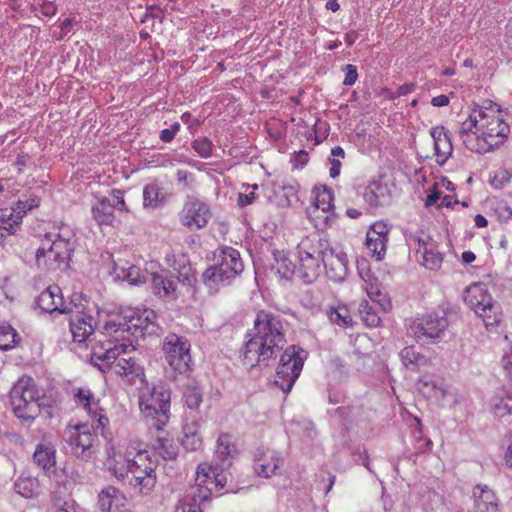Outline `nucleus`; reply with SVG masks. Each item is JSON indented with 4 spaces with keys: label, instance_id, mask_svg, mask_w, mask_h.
Returning <instances> with one entry per match:
<instances>
[{
    "label": "nucleus",
    "instance_id": "obj_1",
    "mask_svg": "<svg viewBox=\"0 0 512 512\" xmlns=\"http://www.w3.org/2000/svg\"><path fill=\"white\" fill-rule=\"evenodd\" d=\"M510 134V126L500 106L486 100L472 102L467 118L461 122L459 136L467 149L477 153L502 145Z\"/></svg>",
    "mask_w": 512,
    "mask_h": 512
},
{
    "label": "nucleus",
    "instance_id": "obj_2",
    "mask_svg": "<svg viewBox=\"0 0 512 512\" xmlns=\"http://www.w3.org/2000/svg\"><path fill=\"white\" fill-rule=\"evenodd\" d=\"M285 344L281 319L271 312L260 310L254 320V333L240 351L242 364L249 368L267 364L276 358Z\"/></svg>",
    "mask_w": 512,
    "mask_h": 512
},
{
    "label": "nucleus",
    "instance_id": "obj_3",
    "mask_svg": "<svg viewBox=\"0 0 512 512\" xmlns=\"http://www.w3.org/2000/svg\"><path fill=\"white\" fill-rule=\"evenodd\" d=\"M134 349L131 341L117 343L113 346L109 342L107 346L93 349L91 363L103 373L114 371L117 375L124 376L132 381L135 378L144 376L143 368L132 357L125 358L119 356L127 354Z\"/></svg>",
    "mask_w": 512,
    "mask_h": 512
},
{
    "label": "nucleus",
    "instance_id": "obj_4",
    "mask_svg": "<svg viewBox=\"0 0 512 512\" xmlns=\"http://www.w3.org/2000/svg\"><path fill=\"white\" fill-rule=\"evenodd\" d=\"M156 315L151 309H129L124 315L106 322L104 329L116 341L122 338L124 342L130 340L126 338L125 333L134 337L153 334L156 332Z\"/></svg>",
    "mask_w": 512,
    "mask_h": 512
},
{
    "label": "nucleus",
    "instance_id": "obj_5",
    "mask_svg": "<svg viewBox=\"0 0 512 512\" xmlns=\"http://www.w3.org/2000/svg\"><path fill=\"white\" fill-rule=\"evenodd\" d=\"M327 248L328 240L316 234L302 238L297 244V273L305 283H312L319 277Z\"/></svg>",
    "mask_w": 512,
    "mask_h": 512
},
{
    "label": "nucleus",
    "instance_id": "obj_6",
    "mask_svg": "<svg viewBox=\"0 0 512 512\" xmlns=\"http://www.w3.org/2000/svg\"><path fill=\"white\" fill-rule=\"evenodd\" d=\"M223 471V467L219 464H199L195 484L186 490L181 499L201 508L203 503L224 487Z\"/></svg>",
    "mask_w": 512,
    "mask_h": 512
},
{
    "label": "nucleus",
    "instance_id": "obj_7",
    "mask_svg": "<svg viewBox=\"0 0 512 512\" xmlns=\"http://www.w3.org/2000/svg\"><path fill=\"white\" fill-rule=\"evenodd\" d=\"M10 402L15 416L22 421H33L45 404L39 390L31 377L23 376L10 390Z\"/></svg>",
    "mask_w": 512,
    "mask_h": 512
},
{
    "label": "nucleus",
    "instance_id": "obj_8",
    "mask_svg": "<svg viewBox=\"0 0 512 512\" xmlns=\"http://www.w3.org/2000/svg\"><path fill=\"white\" fill-rule=\"evenodd\" d=\"M170 391L163 385L140 388L139 407L145 418L152 421L151 426L161 430L169 420Z\"/></svg>",
    "mask_w": 512,
    "mask_h": 512
},
{
    "label": "nucleus",
    "instance_id": "obj_9",
    "mask_svg": "<svg viewBox=\"0 0 512 512\" xmlns=\"http://www.w3.org/2000/svg\"><path fill=\"white\" fill-rule=\"evenodd\" d=\"M312 201L307 208L311 223L318 230H326L336 219L334 195L326 185H317L312 190Z\"/></svg>",
    "mask_w": 512,
    "mask_h": 512
},
{
    "label": "nucleus",
    "instance_id": "obj_10",
    "mask_svg": "<svg viewBox=\"0 0 512 512\" xmlns=\"http://www.w3.org/2000/svg\"><path fill=\"white\" fill-rule=\"evenodd\" d=\"M96 422L68 427L64 432V440L71 453L79 459L89 460L96 453L98 436L92 433Z\"/></svg>",
    "mask_w": 512,
    "mask_h": 512
},
{
    "label": "nucleus",
    "instance_id": "obj_11",
    "mask_svg": "<svg viewBox=\"0 0 512 512\" xmlns=\"http://www.w3.org/2000/svg\"><path fill=\"white\" fill-rule=\"evenodd\" d=\"M304 351L296 346H289L280 357V363L276 369L274 384L285 394L289 393L294 383L300 376L304 360L301 353Z\"/></svg>",
    "mask_w": 512,
    "mask_h": 512
},
{
    "label": "nucleus",
    "instance_id": "obj_12",
    "mask_svg": "<svg viewBox=\"0 0 512 512\" xmlns=\"http://www.w3.org/2000/svg\"><path fill=\"white\" fill-rule=\"evenodd\" d=\"M448 325V319L444 315H440L438 312H429L415 318L409 331L416 341L435 344L442 339Z\"/></svg>",
    "mask_w": 512,
    "mask_h": 512
},
{
    "label": "nucleus",
    "instance_id": "obj_13",
    "mask_svg": "<svg viewBox=\"0 0 512 512\" xmlns=\"http://www.w3.org/2000/svg\"><path fill=\"white\" fill-rule=\"evenodd\" d=\"M129 484L139 488L141 493H149L156 484L155 467L146 450H136L130 462Z\"/></svg>",
    "mask_w": 512,
    "mask_h": 512
},
{
    "label": "nucleus",
    "instance_id": "obj_14",
    "mask_svg": "<svg viewBox=\"0 0 512 512\" xmlns=\"http://www.w3.org/2000/svg\"><path fill=\"white\" fill-rule=\"evenodd\" d=\"M162 349L167 363L173 370L183 374L191 369L190 344L185 337L174 333L168 334Z\"/></svg>",
    "mask_w": 512,
    "mask_h": 512
},
{
    "label": "nucleus",
    "instance_id": "obj_15",
    "mask_svg": "<svg viewBox=\"0 0 512 512\" xmlns=\"http://www.w3.org/2000/svg\"><path fill=\"white\" fill-rule=\"evenodd\" d=\"M45 246L47 249L54 250V256L58 258V261L64 264V267L68 266L71 259V255L75 248V234L68 226H63L58 232H50L45 235Z\"/></svg>",
    "mask_w": 512,
    "mask_h": 512
},
{
    "label": "nucleus",
    "instance_id": "obj_16",
    "mask_svg": "<svg viewBox=\"0 0 512 512\" xmlns=\"http://www.w3.org/2000/svg\"><path fill=\"white\" fill-rule=\"evenodd\" d=\"M211 217L207 204L198 199H189L179 214L180 222L190 230L205 227Z\"/></svg>",
    "mask_w": 512,
    "mask_h": 512
},
{
    "label": "nucleus",
    "instance_id": "obj_17",
    "mask_svg": "<svg viewBox=\"0 0 512 512\" xmlns=\"http://www.w3.org/2000/svg\"><path fill=\"white\" fill-rule=\"evenodd\" d=\"M389 231L388 225L382 221L373 223L367 231L365 245L377 261L383 260L386 255Z\"/></svg>",
    "mask_w": 512,
    "mask_h": 512
},
{
    "label": "nucleus",
    "instance_id": "obj_18",
    "mask_svg": "<svg viewBox=\"0 0 512 512\" xmlns=\"http://www.w3.org/2000/svg\"><path fill=\"white\" fill-rule=\"evenodd\" d=\"M411 240L416 245V254L420 256L421 264L429 270H438L442 265L443 256L431 237L422 233L412 236Z\"/></svg>",
    "mask_w": 512,
    "mask_h": 512
},
{
    "label": "nucleus",
    "instance_id": "obj_19",
    "mask_svg": "<svg viewBox=\"0 0 512 512\" xmlns=\"http://www.w3.org/2000/svg\"><path fill=\"white\" fill-rule=\"evenodd\" d=\"M135 451V447L124 448L121 445L111 447L108 451V469L117 479L124 480L129 477L130 462Z\"/></svg>",
    "mask_w": 512,
    "mask_h": 512
},
{
    "label": "nucleus",
    "instance_id": "obj_20",
    "mask_svg": "<svg viewBox=\"0 0 512 512\" xmlns=\"http://www.w3.org/2000/svg\"><path fill=\"white\" fill-rule=\"evenodd\" d=\"M74 402L78 407H82L91 418L92 422H96L97 429H104L109 424L106 415L100 412L98 401L95 400L94 394L90 389L77 388L74 391Z\"/></svg>",
    "mask_w": 512,
    "mask_h": 512
},
{
    "label": "nucleus",
    "instance_id": "obj_21",
    "mask_svg": "<svg viewBox=\"0 0 512 512\" xmlns=\"http://www.w3.org/2000/svg\"><path fill=\"white\" fill-rule=\"evenodd\" d=\"M322 264L328 278L332 281L341 282L346 278L348 273L347 255L342 251L332 248L329 243L323 256Z\"/></svg>",
    "mask_w": 512,
    "mask_h": 512
},
{
    "label": "nucleus",
    "instance_id": "obj_22",
    "mask_svg": "<svg viewBox=\"0 0 512 512\" xmlns=\"http://www.w3.org/2000/svg\"><path fill=\"white\" fill-rule=\"evenodd\" d=\"M37 306L47 313L59 312L61 314L69 313L70 307L64 301L61 288L57 285H52L43 290L37 297Z\"/></svg>",
    "mask_w": 512,
    "mask_h": 512
},
{
    "label": "nucleus",
    "instance_id": "obj_23",
    "mask_svg": "<svg viewBox=\"0 0 512 512\" xmlns=\"http://www.w3.org/2000/svg\"><path fill=\"white\" fill-rule=\"evenodd\" d=\"M430 135L434 144L435 161L443 165L451 156L453 147L448 131L444 126H434L430 129Z\"/></svg>",
    "mask_w": 512,
    "mask_h": 512
},
{
    "label": "nucleus",
    "instance_id": "obj_24",
    "mask_svg": "<svg viewBox=\"0 0 512 512\" xmlns=\"http://www.w3.org/2000/svg\"><path fill=\"white\" fill-rule=\"evenodd\" d=\"M98 504L102 512H128L126 497L115 487L109 486L99 494Z\"/></svg>",
    "mask_w": 512,
    "mask_h": 512
},
{
    "label": "nucleus",
    "instance_id": "obj_25",
    "mask_svg": "<svg viewBox=\"0 0 512 512\" xmlns=\"http://www.w3.org/2000/svg\"><path fill=\"white\" fill-rule=\"evenodd\" d=\"M94 329L95 322L91 315L77 312L70 318V331L74 342H86L94 333Z\"/></svg>",
    "mask_w": 512,
    "mask_h": 512
},
{
    "label": "nucleus",
    "instance_id": "obj_26",
    "mask_svg": "<svg viewBox=\"0 0 512 512\" xmlns=\"http://www.w3.org/2000/svg\"><path fill=\"white\" fill-rule=\"evenodd\" d=\"M280 462L281 459L275 451L259 449L255 455L254 469L258 475L268 478L275 474Z\"/></svg>",
    "mask_w": 512,
    "mask_h": 512
},
{
    "label": "nucleus",
    "instance_id": "obj_27",
    "mask_svg": "<svg viewBox=\"0 0 512 512\" xmlns=\"http://www.w3.org/2000/svg\"><path fill=\"white\" fill-rule=\"evenodd\" d=\"M493 297L483 283H472L464 292V302L474 312L489 304Z\"/></svg>",
    "mask_w": 512,
    "mask_h": 512
},
{
    "label": "nucleus",
    "instance_id": "obj_28",
    "mask_svg": "<svg viewBox=\"0 0 512 512\" xmlns=\"http://www.w3.org/2000/svg\"><path fill=\"white\" fill-rule=\"evenodd\" d=\"M152 291L160 298L175 300L178 297L177 282L163 274L151 273Z\"/></svg>",
    "mask_w": 512,
    "mask_h": 512
},
{
    "label": "nucleus",
    "instance_id": "obj_29",
    "mask_svg": "<svg viewBox=\"0 0 512 512\" xmlns=\"http://www.w3.org/2000/svg\"><path fill=\"white\" fill-rule=\"evenodd\" d=\"M476 507L484 512H499L498 499L486 485H476L473 489Z\"/></svg>",
    "mask_w": 512,
    "mask_h": 512
},
{
    "label": "nucleus",
    "instance_id": "obj_30",
    "mask_svg": "<svg viewBox=\"0 0 512 512\" xmlns=\"http://www.w3.org/2000/svg\"><path fill=\"white\" fill-rule=\"evenodd\" d=\"M389 197V189L381 180L371 181L363 193L364 200L372 207L383 205Z\"/></svg>",
    "mask_w": 512,
    "mask_h": 512
},
{
    "label": "nucleus",
    "instance_id": "obj_31",
    "mask_svg": "<svg viewBox=\"0 0 512 512\" xmlns=\"http://www.w3.org/2000/svg\"><path fill=\"white\" fill-rule=\"evenodd\" d=\"M275 263L272 265V270L275 272L279 281H287L297 272V265H295L288 257L285 251L276 250L273 253Z\"/></svg>",
    "mask_w": 512,
    "mask_h": 512
},
{
    "label": "nucleus",
    "instance_id": "obj_32",
    "mask_svg": "<svg viewBox=\"0 0 512 512\" xmlns=\"http://www.w3.org/2000/svg\"><path fill=\"white\" fill-rule=\"evenodd\" d=\"M33 460L38 467L49 472L56 464V448L51 443H40L36 446Z\"/></svg>",
    "mask_w": 512,
    "mask_h": 512
},
{
    "label": "nucleus",
    "instance_id": "obj_33",
    "mask_svg": "<svg viewBox=\"0 0 512 512\" xmlns=\"http://www.w3.org/2000/svg\"><path fill=\"white\" fill-rule=\"evenodd\" d=\"M475 313L483 320L487 329L497 327L502 321V310L493 299L489 301L488 305L478 308Z\"/></svg>",
    "mask_w": 512,
    "mask_h": 512
},
{
    "label": "nucleus",
    "instance_id": "obj_34",
    "mask_svg": "<svg viewBox=\"0 0 512 512\" xmlns=\"http://www.w3.org/2000/svg\"><path fill=\"white\" fill-rule=\"evenodd\" d=\"M54 250L47 249V246H45V240H41V245L37 249L35 254L36 264L41 269L46 270H56L64 267V264L60 261H58V258H56L54 255Z\"/></svg>",
    "mask_w": 512,
    "mask_h": 512
},
{
    "label": "nucleus",
    "instance_id": "obj_35",
    "mask_svg": "<svg viewBox=\"0 0 512 512\" xmlns=\"http://www.w3.org/2000/svg\"><path fill=\"white\" fill-rule=\"evenodd\" d=\"M92 215L98 224L112 225L114 221V210L111 199L102 197L98 203L92 207Z\"/></svg>",
    "mask_w": 512,
    "mask_h": 512
},
{
    "label": "nucleus",
    "instance_id": "obj_36",
    "mask_svg": "<svg viewBox=\"0 0 512 512\" xmlns=\"http://www.w3.org/2000/svg\"><path fill=\"white\" fill-rule=\"evenodd\" d=\"M491 413L497 418H503L512 413V395L504 392L497 393L490 403Z\"/></svg>",
    "mask_w": 512,
    "mask_h": 512
},
{
    "label": "nucleus",
    "instance_id": "obj_37",
    "mask_svg": "<svg viewBox=\"0 0 512 512\" xmlns=\"http://www.w3.org/2000/svg\"><path fill=\"white\" fill-rule=\"evenodd\" d=\"M154 452L164 460H175L178 456V445L169 438L158 437L152 443Z\"/></svg>",
    "mask_w": 512,
    "mask_h": 512
},
{
    "label": "nucleus",
    "instance_id": "obj_38",
    "mask_svg": "<svg viewBox=\"0 0 512 512\" xmlns=\"http://www.w3.org/2000/svg\"><path fill=\"white\" fill-rule=\"evenodd\" d=\"M14 489L24 498H33L39 494V482L30 476H20L14 483Z\"/></svg>",
    "mask_w": 512,
    "mask_h": 512
},
{
    "label": "nucleus",
    "instance_id": "obj_39",
    "mask_svg": "<svg viewBox=\"0 0 512 512\" xmlns=\"http://www.w3.org/2000/svg\"><path fill=\"white\" fill-rule=\"evenodd\" d=\"M492 214L500 222H507L512 219V198H494L490 201Z\"/></svg>",
    "mask_w": 512,
    "mask_h": 512
},
{
    "label": "nucleus",
    "instance_id": "obj_40",
    "mask_svg": "<svg viewBox=\"0 0 512 512\" xmlns=\"http://www.w3.org/2000/svg\"><path fill=\"white\" fill-rule=\"evenodd\" d=\"M205 285L213 292H218L221 289L224 280V270L222 266H210L203 273Z\"/></svg>",
    "mask_w": 512,
    "mask_h": 512
},
{
    "label": "nucleus",
    "instance_id": "obj_41",
    "mask_svg": "<svg viewBox=\"0 0 512 512\" xmlns=\"http://www.w3.org/2000/svg\"><path fill=\"white\" fill-rule=\"evenodd\" d=\"M244 269L239 251L226 247V278L235 277Z\"/></svg>",
    "mask_w": 512,
    "mask_h": 512
},
{
    "label": "nucleus",
    "instance_id": "obj_42",
    "mask_svg": "<svg viewBox=\"0 0 512 512\" xmlns=\"http://www.w3.org/2000/svg\"><path fill=\"white\" fill-rule=\"evenodd\" d=\"M0 228L5 229L9 235H15L21 228V222L16 218L13 209H0Z\"/></svg>",
    "mask_w": 512,
    "mask_h": 512
},
{
    "label": "nucleus",
    "instance_id": "obj_43",
    "mask_svg": "<svg viewBox=\"0 0 512 512\" xmlns=\"http://www.w3.org/2000/svg\"><path fill=\"white\" fill-rule=\"evenodd\" d=\"M400 357L405 367L411 370L426 363L425 356L417 352L414 346H408L402 349Z\"/></svg>",
    "mask_w": 512,
    "mask_h": 512
},
{
    "label": "nucleus",
    "instance_id": "obj_44",
    "mask_svg": "<svg viewBox=\"0 0 512 512\" xmlns=\"http://www.w3.org/2000/svg\"><path fill=\"white\" fill-rule=\"evenodd\" d=\"M122 277L133 285H140L149 281L151 273L147 270H141L139 267L130 265L127 268L123 267Z\"/></svg>",
    "mask_w": 512,
    "mask_h": 512
},
{
    "label": "nucleus",
    "instance_id": "obj_45",
    "mask_svg": "<svg viewBox=\"0 0 512 512\" xmlns=\"http://www.w3.org/2000/svg\"><path fill=\"white\" fill-rule=\"evenodd\" d=\"M183 433L182 445L186 450L196 451L201 447L202 438L194 426L186 424L183 427Z\"/></svg>",
    "mask_w": 512,
    "mask_h": 512
},
{
    "label": "nucleus",
    "instance_id": "obj_46",
    "mask_svg": "<svg viewBox=\"0 0 512 512\" xmlns=\"http://www.w3.org/2000/svg\"><path fill=\"white\" fill-rule=\"evenodd\" d=\"M329 320L340 327H349L352 325V317L345 306L331 307L327 311Z\"/></svg>",
    "mask_w": 512,
    "mask_h": 512
},
{
    "label": "nucleus",
    "instance_id": "obj_47",
    "mask_svg": "<svg viewBox=\"0 0 512 512\" xmlns=\"http://www.w3.org/2000/svg\"><path fill=\"white\" fill-rule=\"evenodd\" d=\"M18 340L19 335L11 325H0V350L12 349Z\"/></svg>",
    "mask_w": 512,
    "mask_h": 512
},
{
    "label": "nucleus",
    "instance_id": "obj_48",
    "mask_svg": "<svg viewBox=\"0 0 512 512\" xmlns=\"http://www.w3.org/2000/svg\"><path fill=\"white\" fill-rule=\"evenodd\" d=\"M359 314L361 320L368 327H379L381 324V318L378 314L373 311L368 301L363 300L359 305Z\"/></svg>",
    "mask_w": 512,
    "mask_h": 512
},
{
    "label": "nucleus",
    "instance_id": "obj_49",
    "mask_svg": "<svg viewBox=\"0 0 512 512\" xmlns=\"http://www.w3.org/2000/svg\"><path fill=\"white\" fill-rule=\"evenodd\" d=\"M161 192L158 184L150 183L143 189V205L145 208H156L161 201Z\"/></svg>",
    "mask_w": 512,
    "mask_h": 512
},
{
    "label": "nucleus",
    "instance_id": "obj_50",
    "mask_svg": "<svg viewBox=\"0 0 512 512\" xmlns=\"http://www.w3.org/2000/svg\"><path fill=\"white\" fill-rule=\"evenodd\" d=\"M39 199L37 197L30 196L29 198L23 200L19 199L16 202V205L12 207L14 213L16 214V218L22 222L23 216L30 210L35 207H38Z\"/></svg>",
    "mask_w": 512,
    "mask_h": 512
},
{
    "label": "nucleus",
    "instance_id": "obj_51",
    "mask_svg": "<svg viewBox=\"0 0 512 512\" xmlns=\"http://www.w3.org/2000/svg\"><path fill=\"white\" fill-rule=\"evenodd\" d=\"M184 400L187 405V407L194 411L198 409L202 402V394L201 392L196 388H190L188 387L184 392Z\"/></svg>",
    "mask_w": 512,
    "mask_h": 512
},
{
    "label": "nucleus",
    "instance_id": "obj_52",
    "mask_svg": "<svg viewBox=\"0 0 512 512\" xmlns=\"http://www.w3.org/2000/svg\"><path fill=\"white\" fill-rule=\"evenodd\" d=\"M363 288L365 289L369 298H372L375 294L383 289L379 280L372 275H368L367 278L364 279Z\"/></svg>",
    "mask_w": 512,
    "mask_h": 512
},
{
    "label": "nucleus",
    "instance_id": "obj_53",
    "mask_svg": "<svg viewBox=\"0 0 512 512\" xmlns=\"http://www.w3.org/2000/svg\"><path fill=\"white\" fill-rule=\"evenodd\" d=\"M113 204V210L117 209L119 211H126L128 212V208L126 206V203L124 201V193L122 190L119 189H113L110 197Z\"/></svg>",
    "mask_w": 512,
    "mask_h": 512
},
{
    "label": "nucleus",
    "instance_id": "obj_54",
    "mask_svg": "<svg viewBox=\"0 0 512 512\" xmlns=\"http://www.w3.org/2000/svg\"><path fill=\"white\" fill-rule=\"evenodd\" d=\"M374 303H377L380 308L384 312H388L392 309V303L388 296V294L382 289L377 294H375L372 298H370Z\"/></svg>",
    "mask_w": 512,
    "mask_h": 512
},
{
    "label": "nucleus",
    "instance_id": "obj_55",
    "mask_svg": "<svg viewBox=\"0 0 512 512\" xmlns=\"http://www.w3.org/2000/svg\"><path fill=\"white\" fill-rule=\"evenodd\" d=\"M342 70L345 74L343 84L345 86L354 85L358 79V72L356 66L352 64H346L343 66Z\"/></svg>",
    "mask_w": 512,
    "mask_h": 512
},
{
    "label": "nucleus",
    "instance_id": "obj_56",
    "mask_svg": "<svg viewBox=\"0 0 512 512\" xmlns=\"http://www.w3.org/2000/svg\"><path fill=\"white\" fill-rule=\"evenodd\" d=\"M193 149L203 158H207L211 154V142L203 139V140H195L192 143Z\"/></svg>",
    "mask_w": 512,
    "mask_h": 512
},
{
    "label": "nucleus",
    "instance_id": "obj_57",
    "mask_svg": "<svg viewBox=\"0 0 512 512\" xmlns=\"http://www.w3.org/2000/svg\"><path fill=\"white\" fill-rule=\"evenodd\" d=\"M178 281L187 286H192L194 284L196 278L190 266H184L179 271Z\"/></svg>",
    "mask_w": 512,
    "mask_h": 512
},
{
    "label": "nucleus",
    "instance_id": "obj_58",
    "mask_svg": "<svg viewBox=\"0 0 512 512\" xmlns=\"http://www.w3.org/2000/svg\"><path fill=\"white\" fill-rule=\"evenodd\" d=\"M441 198V193L438 188V184L434 183L430 189L429 193L425 200V206L430 207L437 203V201Z\"/></svg>",
    "mask_w": 512,
    "mask_h": 512
},
{
    "label": "nucleus",
    "instance_id": "obj_59",
    "mask_svg": "<svg viewBox=\"0 0 512 512\" xmlns=\"http://www.w3.org/2000/svg\"><path fill=\"white\" fill-rule=\"evenodd\" d=\"M174 512H202L196 504H191L183 499H180L175 506Z\"/></svg>",
    "mask_w": 512,
    "mask_h": 512
},
{
    "label": "nucleus",
    "instance_id": "obj_60",
    "mask_svg": "<svg viewBox=\"0 0 512 512\" xmlns=\"http://www.w3.org/2000/svg\"><path fill=\"white\" fill-rule=\"evenodd\" d=\"M453 95L454 94L451 92L450 95L441 94V95L435 96L431 99V104L434 107L448 106L450 103V98H451V96L453 97Z\"/></svg>",
    "mask_w": 512,
    "mask_h": 512
},
{
    "label": "nucleus",
    "instance_id": "obj_61",
    "mask_svg": "<svg viewBox=\"0 0 512 512\" xmlns=\"http://www.w3.org/2000/svg\"><path fill=\"white\" fill-rule=\"evenodd\" d=\"M255 198V193L254 192H249V193H239L238 194V198H237V203L240 207H245L249 204H251L253 202Z\"/></svg>",
    "mask_w": 512,
    "mask_h": 512
},
{
    "label": "nucleus",
    "instance_id": "obj_62",
    "mask_svg": "<svg viewBox=\"0 0 512 512\" xmlns=\"http://www.w3.org/2000/svg\"><path fill=\"white\" fill-rule=\"evenodd\" d=\"M415 89V83H405L398 87L397 91L395 92V95L397 96V98H399L401 96H405L407 94L412 93L413 91H415Z\"/></svg>",
    "mask_w": 512,
    "mask_h": 512
},
{
    "label": "nucleus",
    "instance_id": "obj_63",
    "mask_svg": "<svg viewBox=\"0 0 512 512\" xmlns=\"http://www.w3.org/2000/svg\"><path fill=\"white\" fill-rule=\"evenodd\" d=\"M502 365L507 376L512 380V351L502 358Z\"/></svg>",
    "mask_w": 512,
    "mask_h": 512
},
{
    "label": "nucleus",
    "instance_id": "obj_64",
    "mask_svg": "<svg viewBox=\"0 0 512 512\" xmlns=\"http://www.w3.org/2000/svg\"><path fill=\"white\" fill-rule=\"evenodd\" d=\"M341 167H342L341 161L337 158H333L331 160V167L329 170L330 176L332 178H336L337 176H339Z\"/></svg>",
    "mask_w": 512,
    "mask_h": 512
}]
</instances>
